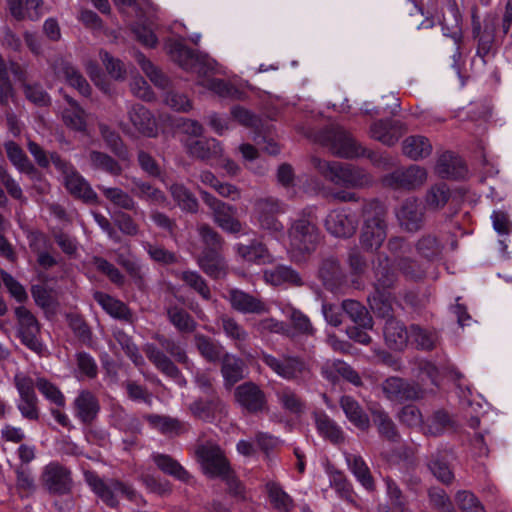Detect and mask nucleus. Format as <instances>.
Listing matches in <instances>:
<instances>
[{
    "label": "nucleus",
    "mask_w": 512,
    "mask_h": 512,
    "mask_svg": "<svg viewBox=\"0 0 512 512\" xmlns=\"http://www.w3.org/2000/svg\"><path fill=\"white\" fill-rule=\"evenodd\" d=\"M127 116L131 126L120 123L119 127L126 135H133V130L138 134L154 138L158 135V125L153 113L142 104H133L127 110Z\"/></svg>",
    "instance_id": "15"
},
{
    "label": "nucleus",
    "mask_w": 512,
    "mask_h": 512,
    "mask_svg": "<svg viewBox=\"0 0 512 512\" xmlns=\"http://www.w3.org/2000/svg\"><path fill=\"white\" fill-rule=\"evenodd\" d=\"M169 191L174 201L183 211L196 212L198 208L197 199L183 184L174 183L169 187Z\"/></svg>",
    "instance_id": "55"
},
{
    "label": "nucleus",
    "mask_w": 512,
    "mask_h": 512,
    "mask_svg": "<svg viewBox=\"0 0 512 512\" xmlns=\"http://www.w3.org/2000/svg\"><path fill=\"white\" fill-rule=\"evenodd\" d=\"M203 202L212 210L215 223L224 231L238 233L241 223L235 218L236 209L206 191L200 192Z\"/></svg>",
    "instance_id": "18"
},
{
    "label": "nucleus",
    "mask_w": 512,
    "mask_h": 512,
    "mask_svg": "<svg viewBox=\"0 0 512 512\" xmlns=\"http://www.w3.org/2000/svg\"><path fill=\"white\" fill-rule=\"evenodd\" d=\"M69 104L62 112L64 123L76 131L84 132L86 130V113L79 104L71 97L66 96Z\"/></svg>",
    "instance_id": "48"
},
{
    "label": "nucleus",
    "mask_w": 512,
    "mask_h": 512,
    "mask_svg": "<svg viewBox=\"0 0 512 512\" xmlns=\"http://www.w3.org/2000/svg\"><path fill=\"white\" fill-rule=\"evenodd\" d=\"M384 338L390 348L402 350L410 340V328L406 329L400 321L389 318L384 327Z\"/></svg>",
    "instance_id": "31"
},
{
    "label": "nucleus",
    "mask_w": 512,
    "mask_h": 512,
    "mask_svg": "<svg viewBox=\"0 0 512 512\" xmlns=\"http://www.w3.org/2000/svg\"><path fill=\"white\" fill-rule=\"evenodd\" d=\"M314 420L318 432L334 444L344 441L342 429L324 412H315Z\"/></svg>",
    "instance_id": "40"
},
{
    "label": "nucleus",
    "mask_w": 512,
    "mask_h": 512,
    "mask_svg": "<svg viewBox=\"0 0 512 512\" xmlns=\"http://www.w3.org/2000/svg\"><path fill=\"white\" fill-rule=\"evenodd\" d=\"M74 415L83 424H91L100 412V403L97 396L87 390L79 391L73 401Z\"/></svg>",
    "instance_id": "24"
},
{
    "label": "nucleus",
    "mask_w": 512,
    "mask_h": 512,
    "mask_svg": "<svg viewBox=\"0 0 512 512\" xmlns=\"http://www.w3.org/2000/svg\"><path fill=\"white\" fill-rule=\"evenodd\" d=\"M166 313L170 323L180 333H191L197 327V322L193 319V317L180 306L170 305L167 307Z\"/></svg>",
    "instance_id": "45"
},
{
    "label": "nucleus",
    "mask_w": 512,
    "mask_h": 512,
    "mask_svg": "<svg viewBox=\"0 0 512 512\" xmlns=\"http://www.w3.org/2000/svg\"><path fill=\"white\" fill-rule=\"evenodd\" d=\"M286 212L285 205L278 199L268 197L255 204V216L259 227L276 239L284 236V225L278 215Z\"/></svg>",
    "instance_id": "11"
},
{
    "label": "nucleus",
    "mask_w": 512,
    "mask_h": 512,
    "mask_svg": "<svg viewBox=\"0 0 512 512\" xmlns=\"http://www.w3.org/2000/svg\"><path fill=\"white\" fill-rule=\"evenodd\" d=\"M92 491L109 507L118 505V496L135 500L136 493L127 482H88Z\"/></svg>",
    "instance_id": "20"
},
{
    "label": "nucleus",
    "mask_w": 512,
    "mask_h": 512,
    "mask_svg": "<svg viewBox=\"0 0 512 512\" xmlns=\"http://www.w3.org/2000/svg\"><path fill=\"white\" fill-rule=\"evenodd\" d=\"M404 131V124L398 120H378L370 127V136L384 145L392 146L398 142Z\"/></svg>",
    "instance_id": "25"
},
{
    "label": "nucleus",
    "mask_w": 512,
    "mask_h": 512,
    "mask_svg": "<svg viewBox=\"0 0 512 512\" xmlns=\"http://www.w3.org/2000/svg\"><path fill=\"white\" fill-rule=\"evenodd\" d=\"M5 151L12 164L23 173L34 176L38 173L34 165L29 161L23 149L15 142L5 143Z\"/></svg>",
    "instance_id": "47"
},
{
    "label": "nucleus",
    "mask_w": 512,
    "mask_h": 512,
    "mask_svg": "<svg viewBox=\"0 0 512 512\" xmlns=\"http://www.w3.org/2000/svg\"><path fill=\"white\" fill-rule=\"evenodd\" d=\"M194 342L200 355L208 362H218L225 354L224 347L219 342L204 334H196Z\"/></svg>",
    "instance_id": "42"
},
{
    "label": "nucleus",
    "mask_w": 512,
    "mask_h": 512,
    "mask_svg": "<svg viewBox=\"0 0 512 512\" xmlns=\"http://www.w3.org/2000/svg\"><path fill=\"white\" fill-rule=\"evenodd\" d=\"M15 316L18 325L17 334L21 343L30 350L40 353L43 345L38 338L40 324L37 318L24 306H19L15 309Z\"/></svg>",
    "instance_id": "17"
},
{
    "label": "nucleus",
    "mask_w": 512,
    "mask_h": 512,
    "mask_svg": "<svg viewBox=\"0 0 512 512\" xmlns=\"http://www.w3.org/2000/svg\"><path fill=\"white\" fill-rule=\"evenodd\" d=\"M369 411L379 435L390 442H398L400 434L389 414L377 403L372 404Z\"/></svg>",
    "instance_id": "28"
},
{
    "label": "nucleus",
    "mask_w": 512,
    "mask_h": 512,
    "mask_svg": "<svg viewBox=\"0 0 512 512\" xmlns=\"http://www.w3.org/2000/svg\"><path fill=\"white\" fill-rule=\"evenodd\" d=\"M166 47L171 59L185 71L197 74V83L221 97H231L235 88L229 82L214 78L224 75V68L209 55L188 48L183 39H170Z\"/></svg>",
    "instance_id": "1"
},
{
    "label": "nucleus",
    "mask_w": 512,
    "mask_h": 512,
    "mask_svg": "<svg viewBox=\"0 0 512 512\" xmlns=\"http://www.w3.org/2000/svg\"><path fill=\"white\" fill-rule=\"evenodd\" d=\"M195 454L206 476L219 477L223 480L235 478L228 459L218 445L210 442L198 445Z\"/></svg>",
    "instance_id": "10"
},
{
    "label": "nucleus",
    "mask_w": 512,
    "mask_h": 512,
    "mask_svg": "<svg viewBox=\"0 0 512 512\" xmlns=\"http://www.w3.org/2000/svg\"><path fill=\"white\" fill-rule=\"evenodd\" d=\"M462 16L455 0H448L445 10L442 12V17L439 20L442 27L443 35L450 37L455 44V51L452 55V67L456 72L460 73L459 61L461 59V42H462V29H461Z\"/></svg>",
    "instance_id": "12"
},
{
    "label": "nucleus",
    "mask_w": 512,
    "mask_h": 512,
    "mask_svg": "<svg viewBox=\"0 0 512 512\" xmlns=\"http://www.w3.org/2000/svg\"><path fill=\"white\" fill-rule=\"evenodd\" d=\"M267 489L273 507L283 512H289L293 507L292 498L276 482H269Z\"/></svg>",
    "instance_id": "61"
},
{
    "label": "nucleus",
    "mask_w": 512,
    "mask_h": 512,
    "mask_svg": "<svg viewBox=\"0 0 512 512\" xmlns=\"http://www.w3.org/2000/svg\"><path fill=\"white\" fill-rule=\"evenodd\" d=\"M456 503L462 512H486L478 498L469 491H459Z\"/></svg>",
    "instance_id": "64"
},
{
    "label": "nucleus",
    "mask_w": 512,
    "mask_h": 512,
    "mask_svg": "<svg viewBox=\"0 0 512 512\" xmlns=\"http://www.w3.org/2000/svg\"><path fill=\"white\" fill-rule=\"evenodd\" d=\"M237 254L245 261L256 264H268L273 261V257L270 254L265 244L260 241H252L248 245L237 244L235 246Z\"/></svg>",
    "instance_id": "33"
},
{
    "label": "nucleus",
    "mask_w": 512,
    "mask_h": 512,
    "mask_svg": "<svg viewBox=\"0 0 512 512\" xmlns=\"http://www.w3.org/2000/svg\"><path fill=\"white\" fill-rule=\"evenodd\" d=\"M131 193L140 200L153 205H164L167 197L163 191L140 178L132 179Z\"/></svg>",
    "instance_id": "34"
},
{
    "label": "nucleus",
    "mask_w": 512,
    "mask_h": 512,
    "mask_svg": "<svg viewBox=\"0 0 512 512\" xmlns=\"http://www.w3.org/2000/svg\"><path fill=\"white\" fill-rule=\"evenodd\" d=\"M225 298L235 311L243 314H263L269 311L261 299L237 288L229 289Z\"/></svg>",
    "instance_id": "23"
},
{
    "label": "nucleus",
    "mask_w": 512,
    "mask_h": 512,
    "mask_svg": "<svg viewBox=\"0 0 512 512\" xmlns=\"http://www.w3.org/2000/svg\"><path fill=\"white\" fill-rule=\"evenodd\" d=\"M191 413L202 420L211 421L216 414H221L225 410L224 403L216 396L209 400H198L189 407Z\"/></svg>",
    "instance_id": "41"
},
{
    "label": "nucleus",
    "mask_w": 512,
    "mask_h": 512,
    "mask_svg": "<svg viewBox=\"0 0 512 512\" xmlns=\"http://www.w3.org/2000/svg\"><path fill=\"white\" fill-rule=\"evenodd\" d=\"M54 73L63 78L70 86L77 89L78 92L88 97L91 94V87L83 75L63 57H56L50 64Z\"/></svg>",
    "instance_id": "22"
},
{
    "label": "nucleus",
    "mask_w": 512,
    "mask_h": 512,
    "mask_svg": "<svg viewBox=\"0 0 512 512\" xmlns=\"http://www.w3.org/2000/svg\"><path fill=\"white\" fill-rule=\"evenodd\" d=\"M236 402L247 412L256 414L267 407L266 395L261 388L253 382L239 385L234 392Z\"/></svg>",
    "instance_id": "19"
},
{
    "label": "nucleus",
    "mask_w": 512,
    "mask_h": 512,
    "mask_svg": "<svg viewBox=\"0 0 512 512\" xmlns=\"http://www.w3.org/2000/svg\"><path fill=\"white\" fill-rule=\"evenodd\" d=\"M153 339L158 342V345L155 343H146L143 346V352L147 359L162 374L173 379L178 384L184 385L186 381L174 361L188 367L189 358L185 349L174 339L159 333H156Z\"/></svg>",
    "instance_id": "2"
},
{
    "label": "nucleus",
    "mask_w": 512,
    "mask_h": 512,
    "mask_svg": "<svg viewBox=\"0 0 512 512\" xmlns=\"http://www.w3.org/2000/svg\"><path fill=\"white\" fill-rule=\"evenodd\" d=\"M89 160L93 168L102 170L112 176H119L122 173V167L118 161L104 152L91 151Z\"/></svg>",
    "instance_id": "56"
},
{
    "label": "nucleus",
    "mask_w": 512,
    "mask_h": 512,
    "mask_svg": "<svg viewBox=\"0 0 512 512\" xmlns=\"http://www.w3.org/2000/svg\"><path fill=\"white\" fill-rule=\"evenodd\" d=\"M260 360L278 377L298 385L309 382L313 376L310 364L302 357L292 354L278 356L261 352Z\"/></svg>",
    "instance_id": "5"
},
{
    "label": "nucleus",
    "mask_w": 512,
    "mask_h": 512,
    "mask_svg": "<svg viewBox=\"0 0 512 512\" xmlns=\"http://www.w3.org/2000/svg\"><path fill=\"white\" fill-rule=\"evenodd\" d=\"M358 224V214L347 207L330 210L324 220L326 231L330 235L342 239L352 237L357 230Z\"/></svg>",
    "instance_id": "14"
},
{
    "label": "nucleus",
    "mask_w": 512,
    "mask_h": 512,
    "mask_svg": "<svg viewBox=\"0 0 512 512\" xmlns=\"http://www.w3.org/2000/svg\"><path fill=\"white\" fill-rule=\"evenodd\" d=\"M437 339L435 331L422 328L416 324L410 326V341L415 343L418 348L431 350L434 348Z\"/></svg>",
    "instance_id": "59"
},
{
    "label": "nucleus",
    "mask_w": 512,
    "mask_h": 512,
    "mask_svg": "<svg viewBox=\"0 0 512 512\" xmlns=\"http://www.w3.org/2000/svg\"><path fill=\"white\" fill-rule=\"evenodd\" d=\"M396 217L402 228L416 232L424 224V208L416 198L409 197L396 209Z\"/></svg>",
    "instance_id": "21"
},
{
    "label": "nucleus",
    "mask_w": 512,
    "mask_h": 512,
    "mask_svg": "<svg viewBox=\"0 0 512 512\" xmlns=\"http://www.w3.org/2000/svg\"><path fill=\"white\" fill-rule=\"evenodd\" d=\"M100 134L107 147L121 160L129 159V152L120 135L104 123L99 124Z\"/></svg>",
    "instance_id": "51"
},
{
    "label": "nucleus",
    "mask_w": 512,
    "mask_h": 512,
    "mask_svg": "<svg viewBox=\"0 0 512 512\" xmlns=\"http://www.w3.org/2000/svg\"><path fill=\"white\" fill-rule=\"evenodd\" d=\"M405 156L412 160H419L428 157L432 152V145L429 139L421 135L407 137L402 144Z\"/></svg>",
    "instance_id": "39"
},
{
    "label": "nucleus",
    "mask_w": 512,
    "mask_h": 512,
    "mask_svg": "<svg viewBox=\"0 0 512 512\" xmlns=\"http://www.w3.org/2000/svg\"><path fill=\"white\" fill-rule=\"evenodd\" d=\"M218 325L225 336L236 343L239 348L248 339V332L233 317L223 314L218 318Z\"/></svg>",
    "instance_id": "49"
},
{
    "label": "nucleus",
    "mask_w": 512,
    "mask_h": 512,
    "mask_svg": "<svg viewBox=\"0 0 512 512\" xmlns=\"http://www.w3.org/2000/svg\"><path fill=\"white\" fill-rule=\"evenodd\" d=\"M51 159L55 169L62 176L65 188L73 197L81 199L86 203H95L97 201V194L71 162L63 159L56 152L51 153Z\"/></svg>",
    "instance_id": "9"
},
{
    "label": "nucleus",
    "mask_w": 512,
    "mask_h": 512,
    "mask_svg": "<svg viewBox=\"0 0 512 512\" xmlns=\"http://www.w3.org/2000/svg\"><path fill=\"white\" fill-rule=\"evenodd\" d=\"M187 149L191 156L205 161L218 159L223 152L220 142L214 138L193 140L187 144Z\"/></svg>",
    "instance_id": "32"
},
{
    "label": "nucleus",
    "mask_w": 512,
    "mask_h": 512,
    "mask_svg": "<svg viewBox=\"0 0 512 512\" xmlns=\"http://www.w3.org/2000/svg\"><path fill=\"white\" fill-rule=\"evenodd\" d=\"M341 309L352 322L363 328H373L374 321L364 305L356 300L347 299L342 302Z\"/></svg>",
    "instance_id": "44"
},
{
    "label": "nucleus",
    "mask_w": 512,
    "mask_h": 512,
    "mask_svg": "<svg viewBox=\"0 0 512 512\" xmlns=\"http://www.w3.org/2000/svg\"><path fill=\"white\" fill-rule=\"evenodd\" d=\"M375 278V293L369 298L370 307L380 317L393 318L391 294L385 290L394 286L397 281V273L387 257L378 259V264L375 267Z\"/></svg>",
    "instance_id": "7"
},
{
    "label": "nucleus",
    "mask_w": 512,
    "mask_h": 512,
    "mask_svg": "<svg viewBox=\"0 0 512 512\" xmlns=\"http://www.w3.org/2000/svg\"><path fill=\"white\" fill-rule=\"evenodd\" d=\"M113 337L135 366L140 367L145 364L144 358L137 345L134 343L132 336L128 335L122 329L115 328L113 330Z\"/></svg>",
    "instance_id": "50"
},
{
    "label": "nucleus",
    "mask_w": 512,
    "mask_h": 512,
    "mask_svg": "<svg viewBox=\"0 0 512 512\" xmlns=\"http://www.w3.org/2000/svg\"><path fill=\"white\" fill-rule=\"evenodd\" d=\"M36 388L51 403L58 407H64L66 400L61 390L46 378L40 377L36 380Z\"/></svg>",
    "instance_id": "62"
},
{
    "label": "nucleus",
    "mask_w": 512,
    "mask_h": 512,
    "mask_svg": "<svg viewBox=\"0 0 512 512\" xmlns=\"http://www.w3.org/2000/svg\"><path fill=\"white\" fill-rule=\"evenodd\" d=\"M436 173L442 178H462L467 170L463 161L451 152H444L437 160Z\"/></svg>",
    "instance_id": "29"
},
{
    "label": "nucleus",
    "mask_w": 512,
    "mask_h": 512,
    "mask_svg": "<svg viewBox=\"0 0 512 512\" xmlns=\"http://www.w3.org/2000/svg\"><path fill=\"white\" fill-rule=\"evenodd\" d=\"M321 374L331 382L337 381L339 376H342L353 383H356L357 380H359L357 373L341 360L326 361L321 368Z\"/></svg>",
    "instance_id": "43"
},
{
    "label": "nucleus",
    "mask_w": 512,
    "mask_h": 512,
    "mask_svg": "<svg viewBox=\"0 0 512 512\" xmlns=\"http://www.w3.org/2000/svg\"><path fill=\"white\" fill-rule=\"evenodd\" d=\"M340 406L348 420L361 430H367L370 426L368 415L360 404L351 396L345 395L340 399Z\"/></svg>",
    "instance_id": "38"
},
{
    "label": "nucleus",
    "mask_w": 512,
    "mask_h": 512,
    "mask_svg": "<svg viewBox=\"0 0 512 512\" xmlns=\"http://www.w3.org/2000/svg\"><path fill=\"white\" fill-rule=\"evenodd\" d=\"M98 189L103 193L104 197L110 201L115 207L126 211H136L138 208L134 198L124 190L117 187H106L99 185Z\"/></svg>",
    "instance_id": "46"
},
{
    "label": "nucleus",
    "mask_w": 512,
    "mask_h": 512,
    "mask_svg": "<svg viewBox=\"0 0 512 512\" xmlns=\"http://www.w3.org/2000/svg\"><path fill=\"white\" fill-rule=\"evenodd\" d=\"M381 390L389 401L404 403L421 399L428 389L421 387L419 383L391 376L382 382Z\"/></svg>",
    "instance_id": "16"
},
{
    "label": "nucleus",
    "mask_w": 512,
    "mask_h": 512,
    "mask_svg": "<svg viewBox=\"0 0 512 512\" xmlns=\"http://www.w3.org/2000/svg\"><path fill=\"white\" fill-rule=\"evenodd\" d=\"M144 419L163 435L176 436L186 431L184 422L167 415L147 414Z\"/></svg>",
    "instance_id": "36"
},
{
    "label": "nucleus",
    "mask_w": 512,
    "mask_h": 512,
    "mask_svg": "<svg viewBox=\"0 0 512 512\" xmlns=\"http://www.w3.org/2000/svg\"><path fill=\"white\" fill-rule=\"evenodd\" d=\"M94 299L113 318L133 323V313L122 301L103 292H95Z\"/></svg>",
    "instance_id": "30"
},
{
    "label": "nucleus",
    "mask_w": 512,
    "mask_h": 512,
    "mask_svg": "<svg viewBox=\"0 0 512 512\" xmlns=\"http://www.w3.org/2000/svg\"><path fill=\"white\" fill-rule=\"evenodd\" d=\"M311 165L326 181L348 189L365 188L373 183V177L363 168L319 157L311 158Z\"/></svg>",
    "instance_id": "4"
},
{
    "label": "nucleus",
    "mask_w": 512,
    "mask_h": 512,
    "mask_svg": "<svg viewBox=\"0 0 512 512\" xmlns=\"http://www.w3.org/2000/svg\"><path fill=\"white\" fill-rule=\"evenodd\" d=\"M452 427V420L445 411H436L424 426L425 434L439 436Z\"/></svg>",
    "instance_id": "57"
},
{
    "label": "nucleus",
    "mask_w": 512,
    "mask_h": 512,
    "mask_svg": "<svg viewBox=\"0 0 512 512\" xmlns=\"http://www.w3.org/2000/svg\"><path fill=\"white\" fill-rule=\"evenodd\" d=\"M136 61L150 81L159 88L168 85V78L144 54L137 52Z\"/></svg>",
    "instance_id": "58"
},
{
    "label": "nucleus",
    "mask_w": 512,
    "mask_h": 512,
    "mask_svg": "<svg viewBox=\"0 0 512 512\" xmlns=\"http://www.w3.org/2000/svg\"><path fill=\"white\" fill-rule=\"evenodd\" d=\"M197 264L212 279L224 278L228 272L227 262L215 249H204L197 258Z\"/></svg>",
    "instance_id": "26"
},
{
    "label": "nucleus",
    "mask_w": 512,
    "mask_h": 512,
    "mask_svg": "<svg viewBox=\"0 0 512 512\" xmlns=\"http://www.w3.org/2000/svg\"><path fill=\"white\" fill-rule=\"evenodd\" d=\"M427 179V172L423 167L410 165L400 167L384 175L381 183L384 187L393 190L411 191L421 187Z\"/></svg>",
    "instance_id": "13"
},
{
    "label": "nucleus",
    "mask_w": 512,
    "mask_h": 512,
    "mask_svg": "<svg viewBox=\"0 0 512 512\" xmlns=\"http://www.w3.org/2000/svg\"><path fill=\"white\" fill-rule=\"evenodd\" d=\"M364 225L360 235V244L367 251H376L386 238V210L377 200L370 201L363 207Z\"/></svg>",
    "instance_id": "8"
},
{
    "label": "nucleus",
    "mask_w": 512,
    "mask_h": 512,
    "mask_svg": "<svg viewBox=\"0 0 512 512\" xmlns=\"http://www.w3.org/2000/svg\"><path fill=\"white\" fill-rule=\"evenodd\" d=\"M289 252L297 261L313 253L320 241V230L313 209H304L288 229Z\"/></svg>",
    "instance_id": "3"
},
{
    "label": "nucleus",
    "mask_w": 512,
    "mask_h": 512,
    "mask_svg": "<svg viewBox=\"0 0 512 512\" xmlns=\"http://www.w3.org/2000/svg\"><path fill=\"white\" fill-rule=\"evenodd\" d=\"M319 141L329 147L331 152L342 158L367 157L375 165H379L380 156L375 152L363 148L357 141L342 127L331 125L325 128L319 135Z\"/></svg>",
    "instance_id": "6"
},
{
    "label": "nucleus",
    "mask_w": 512,
    "mask_h": 512,
    "mask_svg": "<svg viewBox=\"0 0 512 512\" xmlns=\"http://www.w3.org/2000/svg\"><path fill=\"white\" fill-rule=\"evenodd\" d=\"M181 280L185 282L187 286L196 291L202 299L208 301L211 299V291L206 280L196 271H183L180 274Z\"/></svg>",
    "instance_id": "60"
},
{
    "label": "nucleus",
    "mask_w": 512,
    "mask_h": 512,
    "mask_svg": "<svg viewBox=\"0 0 512 512\" xmlns=\"http://www.w3.org/2000/svg\"><path fill=\"white\" fill-rule=\"evenodd\" d=\"M153 460L157 467L168 476L177 480H188L191 477L189 472L169 455L156 454L153 456Z\"/></svg>",
    "instance_id": "52"
},
{
    "label": "nucleus",
    "mask_w": 512,
    "mask_h": 512,
    "mask_svg": "<svg viewBox=\"0 0 512 512\" xmlns=\"http://www.w3.org/2000/svg\"><path fill=\"white\" fill-rule=\"evenodd\" d=\"M319 277L323 285L332 292H339L345 283V275L338 260L333 257L322 261L319 268Z\"/></svg>",
    "instance_id": "27"
},
{
    "label": "nucleus",
    "mask_w": 512,
    "mask_h": 512,
    "mask_svg": "<svg viewBox=\"0 0 512 512\" xmlns=\"http://www.w3.org/2000/svg\"><path fill=\"white\" fill-rule=\"evenodd\" d=\"M264 279L267 283L278 286L289 284L302 286L303 281L299 273L290 266L278 265L270 270L264 271Z\"/></svg>",
    "instance_id": "37"
},
{
    "label": "nucleus",
    "mask_w": 512,
    "mask_h": 512,
    "mask_svg": "<svg viewBox=\"0 0 512 512\" xmlns=\"http://www.w3.org/2000/svg\"><path fill=\"white\" fill-rule=\"evenodd\" d=\"M413 375L423 388H425L424 386L427 382L434 387L439 385V370L435 364L428 360L421 359L416 361Z\"/></svg>",
    "instance_id": "53"
},
{
    "label": "nucleus",
    "mask_w": 512,
    "mask_h": 512,
    "mask_svg": "<svg viewBox=\"0 0 512 512\" xmlns=\"http://www.w3.org/2000/svg\"><path fill=\"white\" fill-rule=\"evenodd\" d=\"M397 269L410 280H420L425 276V267L409 256L400 257L396 264Z\"/></svg>",
    "instance_id": "63"
},
{
    "label": "nucleus",
    "mask_w": 512,
    "mask_h": 512,
    "mask_svg": "<svg viewBox=\"0 0 512 512\" xmlns=\"http://www.w3.org/2000/svg\"><path fill=\"white\" fill-rule=\"evenodd\" d=\"M221 361V374L227 387H231L244 377V361L230 353L225 352Z\"/></svg>",
    "instance_id": "35"
},
{
    "label": "nucleus",
    "mask_w": 512,
    "mask_h": 512,
    "mask_svg": "<svg viewBox=\"0 0 512 512\" xmlns=\"http://www.w3.org/2000/svg\"><path fill=\"white\" fill-rule=\"evenodd\" d=\"M276 396L281 407L291 414H301L306 408L303 399L289 386L279 390Z\"/></svg>",
    "instance_id": "54"
}]
</instances>
